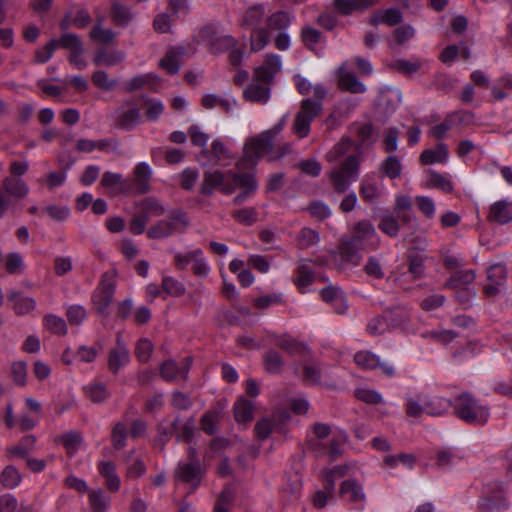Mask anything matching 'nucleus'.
<instances>
[{
	"label": "nucleus",
	"mask_w": 512,
	"mask_h": 512,
	"mask_svg": "<svg viewBox=\"0 0 512 512\" xmlns=\"http://www.w3.org/2000/svg\"><path fill=\"white\" fill-rule=\"evenodd\" d=\"M8 300L13 303L12 308L19 315L28 314L36 307V302L33 298L23 296L14 291L9 294Z\"/></svg>",
	"instance_id": "obj_41"
},
{
	"label": "nucleus",
	"mask_w": 512,
	"mask_h": 512,
	"mask_svg": "<svg viewBox=\"0 0 512 512\" xmlns=\"http://www.w3.org/2000/svg\"><path fill=\"white\" fill-rule=\"evenodd\" d=\"M202 166H228L234 160V155L229 146L222 139H215L210 148H203L197 156Z\"/></svg>",
	"instance_id": "obj_8"
},
{
	"label": "nucleus",
	"mask_w": 512,
	"mask_h": 512,
	"mask_svg": "<svg viewBox=\"0 0 512 512\" xmlns=\"http://www.w3.org/2000/svg\"><path fill=\"white\" fill-rule=\"evenodd\" d=\"M301 38L307 48L315 50L317 45L321 42L322 34L319 30L311 26H306L301 31Z\"/></svg>",
	"instance_id": "obj_61"
},
{
	"label": "nucleus",
	"mask_w": 512,
	"mask_h": 512,
	"mask_svg": "<svg viewBox=\"0 0 512 512\" xmlns=\"http://www.w3.org/2000/svg\"><path fill=\"white\" fill-rule=\"evenodd\" d=\"M403 19L402 13L396 8H388L379 10L371 16L373 25L386 24L388 26H396Z\"/></svg>",
	"instance_id": "obj_36"
},
{
	"label": "nucleus",
	"mask_w": 512,
	"mask_h": 512,
	"mask_svg": "<svg viewBox=\"0 0 512 512\" xmlns=\"http://www.w3.org/2000/svg\"><path fill=\"white\" fill-rule=\"evenodd\" d=\"M93 84L100 90L112 91L117 86V80L110 78L107 72L103 70L95 71L92 74Z\"/></svg>",
	"instance_id": "obj_55"
},
{
	"label": "nucleus",
	"mask_w": 512,
	"mask_h": 512,
	"mask_svg": "<svg viewBox=\"0 0 512 512\" xmlns=\"http://www.w3.org/2000/svg\"><path fill=\"white\" fill-rule=\"evenodd\" d=\"M116 290V277L114 272H105L100 280L99 285L93 292L92 304L102 316H108L109 306L113 301Z\"/></svg>",
	"instance_id": "obj_7"
},
{
	"label": "nucleus",
	"mask_w": 512,
	"mask_h": 512,
	"mask_svg": "<svg viewBox=\"0 0 512 512\" xmlns=\"http://www.w3.org/2000/svg\"><path fill=\"white\" fill-rule=\"evenodd\" d=\"M52 41L56 49L63 48L68 50L69 53L83 47L80 38L74 33H64L60 38L52 39Z\"/></svg>",
	"instance_id": "obj_51"
},
{
	"label": "nucleus",
	"mask_w": 512,
	"mask_h": 512,
	"mask_svg": "<svg viewBox=\"0 0 512 512\" xmlns=\"http://www.w3.org/2000/svg\"><path fill=\"white\" fill-rule=\"evenodd\" d=\"M10 199L23 200L30 193V187L22 178L5 176L2 180V190Z\"/></svg>",
	"instance_id": "obj_20"
},
{
	"label": "nucleus",
	"mask_w": 512,
	"mask_h": 512,
	"mask_svg": "<svg viewBox=\"0 0 512 512\" xmlns=\"http://www.w3.org/2000/svg\"><path fill=\"white\" fill-rule=\"evenodd\" d=\"M448 159V147L442 142L438 143L434 148L425 149L419 157V161L422 165L444 164L447 163Z\"/></svg>",
	"instance_id": "obj_23"
},
{
	"label": "nucleus",
	"mask_w": 512,
	"mask_h": 512,
	"mask_svg": "<svg viewBox=\"0 0 512 512\" xmlns=\"http://www.w3.org/2000/svg\"><path fill=\"white\" fill-rule=\"evenodd\" d=\"M43 324L47 330H49L53 334L58 335H66L67 334V325L63 318L54 315L47 314L43 318Z\"/></svg>",
	"instance_id": "obj_52"
},
{
	"label": "nucleus",
	"mask_w": 512,
	"mask_h": 512,
	"mask_svg": "<svg viewBox=\"0 0 512 512\" xmlns=\"http://www.w3.org/2000/svg\"><path fill=\"white\" fill-rule=\"evenodd\" d=\"M287 122V115H284L273 127L261 132L258 136L246 141L243 150V158L237 162L239 170L251 168L264 155H268L270 161L280 159L283 155L292 151L290 143H283L274 152L276 137L283 131Z\"/></svg>",
	"instance_id": "obj_2"
},
{
	"label": "nucleus",
	"mask_w": 512,
	"mask_h": 512,
	"mask_svg": "<svg viewBox=\"0 0 512 512\" xmlns=\"http://www.w3.org/2000/svg\"><path fill=\"white\" fill-rule=\"evenodd\" d=\"M302 483L298 477L288 480L282 487V496L287 502H292L300 498Z\"/></svg>",
	"instance_id": "obj_53"
},
{
	"label": "nucleus",
	"mask_w": 512,
	"mask_h": 512,
	"mask_svg": "<svg viewBox=\"0 0 512 512\" xmlns=\"http://www.w3.org/2000/svg\"><path fill=\"white\" fill-rule=\"evenodd\" d=\"M235 420L239 424H246L253 419L254 405L245 398H239L233 407Z\"/></svg>",
	"instance_id": "obj_43"
},
{
	"label": "nucleus",
	"mask_w": 512,
	"mask_h": 512,
	"mask_svg": "<svg viewBox=\"0 0 512 512\" xmlns=\"http://www.w3.org/2000/svg\"><path fill=\"white\" fill-rule=\"evenodd\" d=\"M189 225L187 214L183 210L177 209L170 212L166 218L151 225L146 234L150 239H163L175 233H184Z\"/></svg>",
	"instance_id": "obj_5"
},
{
	"label": "nucleus",
	"mask_w": 512,
	"mask_h": 512,
	"mask_svg": "<svg viewBox=\"0 0 512 512\" xmlns=\"http://www.w3.org/2000/svg\"><path fill=\"white\" fill-rule=\"evenodd\" d=\"M355 143L350 138H342L334 147L327 153L326 159L330 163L337 161H345L349 155H357L354 153Z\"/></svg>",
	"instance_id": "obj_26"
},
{
	"label": "nucleus",
	"mask_w": 512,
	"mask_h": 512,
	"mask_svg": "<svg viewBox=\"0 0 512 512\" xmlns=\"http://www.w3.org/2000/svg\"><path fill=\"white\" fill-rule=\"evenodd\" d=\"M263 361L265 369L269 373H279L284 366V360L280 354L274 350H269L264 355Z\"/></svg>",
	"instance_id": "obj_59"
},
{
	"label": "nucleus",
	"mask_w": 512,
	"mask_h": 512,
	"mask_svg": "<svg viewBox=\"0 0 512 512\" xmlns=\"http://www.w3.org/2000/svg\"><path fill=\"white\" fill-rule=\"evenodd\" d=\"M378 227L383 233L390 237H396L399 233L398 220L389 212L381 216Z\"/></svg>",
	"instance_id": "obj_56"
},
{
	"label": "nucleus",
	"mask_w": 512,
	"mask_h": 512,
	"mask_svg": "<svg viewBox=\"0 0 512 512\" xmlns=\"http://www.w3.org/2000/svg\"><path fill=\"white\" fill-rule=\"evenodd\" d=\"M125 56V52L121 50H99L95 53L93 62L97 66L112 67L121 63Z\"/></svg>",
	"instance_id": "obj_40"
},
{
	"label": "nucleus",
	"mask_w": 512,
	"mask_h": 512,
	"mask_svg": "<svg viewBox=\"0 0 512 512\" xmlns=\"http://www.w3.org/2000/svg\"><path fill=\"white\" fill-rule=\"evenodd\" d=\"M402 170L401 160L396 155L387 156L379 165L382 176L392 180L401 177Z\"/></svg>",
	"instance_id": "obj_39"
},
{
	"label": "nucleus",
	"mask_w": 512,
	"mask_h": 512,
	"mask_svg": "<svg viewBox=\"0 0 512 512\" xmlns=\"http://www.w3.org/2000/svg\"><path fill=\"white\" fill-rule=\"evenodd\" d=\"M328 89L325 86L314 88V99L304 98L300 102V108L294 117L292 131L300 138H306L310 134L311 123L323 110V101L327 97Z\"/></svg>",
	"instance_id": "obj_3"
},
{
	"label": "nucleus",
	"mask_w": 512,
	"mask_h": 512,
	"mask_svg": "<svg viewBox=\"0 0 512 512\" xmlns=\"http://www.w3.org/2000/svg\"><path fill=\"white\" fill-rule=\"evenodd\" d=\"M309 447L319 456H327L334 460L341 454V446L337 437L326 440H309Z\"/></svg>",
	"instance_id": "obj_22"
},
{
	"label": "nucleus",
	"mask_w": 512,
	"mask_h": 512,
	"mask_svg": "<svg viewBox=\"0 0 512 512\" xmlns=\"http://www.w3.org/2000/svg\"><path fill=\"white\" fill-rule=\"evenodd\" d=\"M116 125L124 130H132L141 123L143 117L140 105L134 101H126L121 107L114 111Z\"/></svg>",
	"instance_id": "obj_11"
},
{
	"label": "nucleus",
	"mask_w": 512,
	"mask_h": 512,
	"mask_svg": "<svg viewBox=\"0 0 512 512\" xmlns=\"http://www.w3.org/2000/svg\"><path fill=\"white\" fill-rule=\"evenodd\" d=\"M152 169L146 162L138 163L134 168V185L138 194H145L150 190Z\"/></svg>",
	"instance_id": "obj_27"
},
{
	"label": "nucleus",
	"mask_w": 512,
	"mask_h": 512,
	"mask_svg": "<svg viewBox=\"0 0 512 512\" xmlns=\"http://www.w3.org/2000/svg\"><path fill=\"white\" fill-rule=\"evenodd\" d=\"M99 474L105 479V485L111 492H117L120 489L121 481L116 473V467L109 461H101L98 464Z\"/></svg>",
	"instance_id": "obj_33"
},
{
	"label": "nucleus",
	"mask_w": 512,
	"mask_h": 512,
	"mask_svg": "<svg viewBox=\"0 0 512 512\" xmlns=\"http://www.w3.org/2000/svg\"><path fill=\"white\" fill-rule=\"evenodd\" d=\"M471 116L468 112H454L449 114L441 123L433 126L429 131V135L436 139H442L446 136L447 132L451 129L455 119L464 121Z\"/></svg>",
	"instance_id": "obj_31"
},
{
	"label": "nucleus",
	"mask_w": 512,
	"mask_h": 512,
	"mask_svg": "<svg viewBox=\"0 0 512 512\" xmlns=\"http://www.w3.org/2000/svg\"><path fill=\"white\" fill-rule=\"evenodd\" d=\"M191 257L193 258L192 271L194 275L206 278L209 275L211 268L204 257L203 251L201 249H194Z\"/></svg>",
	"instance_id": "obj_47"
},
{
	"label": "nucleus",
	"mask_w": 512,
	"mask_h": 512,
	"mask_svg": "<svg viewBox=\"0 0 512 512\" xmlns=\"http://www.w3.org/2000/svg\"><path fill=\"white\" fill-rule=\"evenodd\" d=\"M130 362V354L125 342L120 336L116 338V344L108 352V370L116 375Z\"/></svg>",
	"instance_id": "obj_16"
},
{
	"label": "nucleus",
	"mask_w": 512,
	"mask_h": 512,
	"mask_svg": "<svg viewBox=\"0 0 512 512\" xmlns=\"http://www.w3.org/2000/svg\"><path fill=\"white\" fill-rule=\"evenodd\" d=\"M110 16L112 22L117 26L126 27L133 21L135 14L131 7L114 2L111 6Z\"/></svg>",
	"instance_id": "obj_34"
},
{
	"label": "nucleus",
	"mask_w": 512,
	"mask_h": 512,
	"mask_svg": "<svg viewBox=\"0 0 512 512\" xmlns=\"http://www.w3.org/2000/svg\"><path fill=\"white\" fill-rule=\"evenodd\" d=\"M268 5L265 3L254 4L249 7L244 15V23L253 28L259 27L264 19L267 20Z\"/></svg>",
	"instance_id": "obj_37"
},
{
	"label": "nucleus",
	"mask_w": 512,
	"mask_h": 512,
	"mask_svg": "<svg viewBox=\"0 0 512 512\" xmlns=\"http://www.w3.org/2000/svg\"><path fill=\"white\" fill-rule=\"evenodd\" d=\"M453 409L459 419L472 425H484L490 417L489 406L468 392H464L455 398Z\"/></svg>",
	"instance_id": "obj_4"
},
{
	"label": "nucleus",
	"mask_w": 512,
	"mask_h": 512,
	"mask_svg": "<svg viewBox=\"0 0 512 512\" xmlns=\"http://www.w3.org/2000/svg\"><path fill=\"white\" fill-rule=\"evenodd\" d=\"M290 24V15L284 11H277L267 17V28L271 30L285 31Z\"/></svg>",
	"instance_id": "obj_50"
},
{
	"label": "nucleus",
	"mask_w": 512,
	"mask_h": 512,
	"mask_svg": "<svg viewBox=\"0 0 512 512\" xmlns=\"http://www.w3.org/2000/svg\"><path fill=\"white\" fill-rule=\"evenodd\" d=\"M354 362L358 367L365 370L380 369L387 377H393L396 374L395 367L387 362L381 361L379 356L371 351L362 350L354 355Z\"/></svg>",
	"instance_id": "obj_13"
},
{
	"label": "nucleus",
	"mask_w": 512,
	"mask_h": 512,
	"mask_svg": "<svg viewBox=\"0 0 512 512\" xmlns=\"http://www.w3.org/2000/svg\"><path fill=\"white\" fill-rule=\"evenodd\" d=\"M337 85L341 91L349 92L352 94H362L365 93L367 88L364 83H362L354 72L348 70L347 62H343L337 69Z\"/></svg>",
	"instance_id": "obj_15"
},
{
	"label": "nucleus",
	"mask_w": 512,
	"mask_h": 512,
	"mask_svg": "<svg viewBox=\"0 0 512 512\" xmlns=\"http://www.w3.org/2000/svg\"><path fill=\"white\" fill-rule=\"evenodd\" d=\"M475 271L472 269L469 270H460L454 273L444 284L446 289H462L467 288L471 285L475 280Z\"/></svg>",
	"instance_id": "obj_35"
},
{
	"label": "nucleus",
	"mask_w": 512,
	"mask_h": 512,
	"mask_svg": "<svg viewBox=\"0 0 512 512\" xmlns=\"http://www.w3.org/2000/svg\"><path fill=\"white\" fill-rule=\"evenodd\" d=\"M186 54L183 46H172L166 51L164 57L160 60L159 66L170 75L179 72L180 63Z\"/></svg>",
	"instance_id": "obj_21"
},
{
	"label": "nucleus",
	"mask_w": 512,
	"mask_h": 512,
	"mask_svg": "<svg viewBox=\"0 0 512 512\" xmlns=\"http://www.w3.org/2000/svg\"><path fill=\"white\" fill-rule=\"evenodd\" d=\"M36 438L33 435L25 436L17 445L7 448V453L12 457L26 458L34 449Z\"/></svg>",
	"instance_id": "obj_44"
},
{
	"label": "nucleus",
	"mask_w": 512,
	"mask_h": 512,
	"mask_svg": "<svg viewBox=\"0 0 512 512\" xmlns=\"http://www.w3.org/2000/svg\"><path fill=\"white\" fill-rule=\"evenodd\" d=\"M188 456V462H179L175 469L174 476L177 482H182L196 488L201 483L203 470L195 449L190 448Z\"/></svg>",
	"instance_id": "obj_9"
},
{
	"label": "nucleus",
	"mask_w": 512,
	"mask_h": 512,
	"mask_svg": "<svg viewBox=\"0 0 512 512\" xmlns=\"http://www.w3.org/2000/svg\"><path fill=\"white\" fill-rule=\"evenodd\" d=\"M352 236L347 237L362 249L376 250L380 244V238L374 225L369 220L357 222L352 229Z\"/></svg>",
	"instance_id": "obj_10"
},
{
	"label": "nucleus",
	"mask_w": 512,
	"mask_h": 512,
	"mask_svg": "<svg viewBox=\"0 0 512 512\" xmlns=\"http://www.w3.org/2000/svg\"><path fill=\"white\" fill-rule=\"evenodd\" d=\"M359 192L366 202L373 203L381 196L382 190L374 175H366L360 183Z\"/></svg>",
	"instance_id": "obj_30"
},
{
	"label": "nucleus",
	"mask_w": 512,
	"mask_h": 512,
	"mask_svg": "<svg viewBox=\"0 0 512 512\" xmlns=\"http://www.w3.org/2000/svg\"><path fill=\"white\" fill-rule=\"evenodd\" d=\"M282 69V59L277 54H268L264 62L254 69V76L264 83H271Z\"/></svg>",
	"instance_id": "obj_17"
},
{
	"label": "nucleus",
	"mask_w": 512,
	"mask_h": 512,
	"mask_svg": "<svg viewBox=\"0 0 512 512\" xmlns=\"http://www.w3.org/2000/svg\"><path fill=\"white\" fill-rule=\"evenodd\" d=\"M177 430V420H164L162 421L158 426V433L159 436L155 440V443L157 446L160 447V449L164 448L166 439L171 436L175 431Z\"/></svg>",
	"instance_id": "obj_60"
},
{
	"label": "nucleus",
	"mask_w": 512,
	"mask_h": 512,
	"mask_svg": "<svg viewBox=\"0 0 512 512\" xmlns=\"http://www.w3.org/2000/svg\"><path fill=\"white\" fill-rule=\"evenodd\" d=\"M22 476L13 465L6 466L0 474V482L5 489H14L19 486Z\"/></svg>",
	"instance_id": "obj_46"
},
{
	"label": "nucleus",
	"mask_w": 512,
	"mask_h": 512,
	"mask_svg": "<svg viewBox=\"0 0 512 512\" xmlns=\"http://www.w3.org/2000/svg\"><path fill=\"white\" fill-rule=\"evenodd\" d=\"M395 312H387L384 315L372 317L366 326L368 333L372 336H378L390 329V326H396L400 323L394 321Z\"/></svg>",
	"instance_id": "obj_25"
},
{
	"label": "nucleus",
	"mask_w": 512,
	"mask_h": 512,
	"mask_svg": "<svg viewBox=\"0 0 512 512\" xmlns=\"http://www.w3.org/2000/svg\"><path fill=\"white\" fill-rule=\"evenodd\" d=\"M257 187V181L252 174L236 173L232 170L223 172L218 169H209L203 174L199 192L204 196H211L218 189L223 194L229 195L237 188H241L243 191L233 199L235 205H241L257 190Z\"/></svg>",
	"instance_id": "obj_1"
},
{
	"label": "nucleus",
	"mask_w": 512,
	"mask_h": 512,
	"mask_svg": "<svg viewBox=\"0 0 512 512\" xmlns=\"http://www.w3.org/2000/svg\"><path fill=\"white\" fill-rule=\"evenodd\" d=\"M360 159L358 155H349L338 167L332 169L328 176L333 189L344 193L359 177Z\"/></svg>",
	"instance_id": "obj_6"
},
{
	"label": "nucleus",
	"mask_w": 512,
	"mask_h": 512,
	"mask_svg": "<svg viewBox=\"0 0 512 512\" xmlns=\"http://www.w3.org/2000/svg\"><path fill=\"white\" fill-rule=\"evenodd\" d=\"M275 429H279L276 425V415L261 418L254 428L255 434L260 440H266Z\"/></svg>",
	"instance_id": "obj_48"
},
{
	"label": "nucleus",
	"mask_w": 512,
	"mask_h": 512,
	"mask_svg": "<svg viewBox=\"0 0 512 512\" xmlns=\"http://www.w3.org/2000/svg\"><path fill=\"white\" fill-rule=\"evenodd\" d=\"M192 364L190 357L184 358L180 363L174 360H167L160 366V376L167 382L186 380Z\"/></svg>",
	"instance_id": "obj_14"
},
{
	"label": "nucleus",
	"mask_w": 512,
	"mask_h": 512,
	"mask_svg": "<svg viewBox=\"0 0 512 512\" xmlns=\"http://www.w3.org/2000/svg\"><path fill=\"white\" fill-rule=\"evenodd\" d=\"M488 219L499 224L512 221V201L502 199L493 203L489 210Z\"/></svg>",
	"instance_id": "obj_24"
},
{
	"label": "nucleus",
	"mask_w": 512,
	"mask_h": 512,
	"mask_svg": "<svg viewBox=\"0 0 512 512\" xmlns=\"http://www.w3.org/2000/svg\"><path fill=\"white\" fill-rule=\"evenodd\" d=\"M293 282L303 293L305 292L304 288L314 282V271L307 260L298 262Z\"/></svg>",
	"instance_id": "obj_32"
},
{
	"label": "nucleus",
	"mask_w": 512,
	"mask_h": 512,
	"mask_svg": "<svg viewBox=\"0 0 512 512\" xmlns=\"http://www.w3.org/2000/svg\"><path fill=\"white\" fill-rule=\"evenodd\" d=\"M91 512H107L111 498L100 488L90 490L88 494Z\"/></svg>",
	"instance_id": "obj_42"
},
{
	"label": "nucleus",
	"mask_w": 512,
	"mask_h": 512,
	"mask_svg": "<svg viewBox=\"0 0 512 512\" xmlns=\"http://www.w3.org/2000/svg\"><path fill=\"white\" fill-rule=\"evenodd\" d=\"M161 286L168 295L174 297H180L186 292L185 285L171 276H164Z\"/></svg>",
	"instance_id": "obj_54"
},
{
	"label": "nucleus",
	"mask_w": 512,
	"mask_h": 512,
	"mask_svg": "<svg viewBox=\"0 0 512 512\" xmlns=\"http://www.w3.org/2000/svg\"><path fill=\"white\" fill-rule=\"evenodd\" d=\"M140 109L145 110V118L147 121L155 122L160 115L164 112V104L159 99L141 96Z\"/></svg>",
	"instance_id": "obj_38"
},
{
	"label": "nucleus",
	"mask_w": 512,
	"mask_h": 512,
	"mask_svg": "<svg viewBox=\"0 0 512 512\" xmlns=\"http://www.w3.org/2000/svg\"><path fill=\"white\" fill-rule=\"evenodd\" d=\"M270 42V35L266 27L253 28L250 36V48L253 52L263 50Z\"/></svg>",
	"instance_id": "obj_45"
},
{
	"label": "nucleus",
	"mask_w": 512,
	"mask_h": 512,
	"mask_svg": "<svg viewBox=\"0 0 512 512\" xmlns=\"http://www.w3.org/2000/svg\"><path fill=\"white\" fill-rule=\"evenodd\" d=\"M340 496L350 503L359 504L361 508L366 502V493L363 485L356 479L343 481L339 489Z\"/></svg>",
	"instance_id": "obj_18"
},
{
	"label": "nucleus",
	"mask_w": 512,
	"mask_h": 512,
	"mask_svg": "<svg viewBox=\"0 0 512 512\" xmlns=\"http://www.w3.org/2000/svg\"><path fill=\"white\" fill-rule=\"evenodd\" d=\"M270 83H264L262 80L255 79L253 75L252 82L244 89L243 97L252 103L266 104L270 100Z\"/></svg>",
	"instance_id": "obj_19"
},
{
	"label": "nucleus",
	"mask_w": 512,
	"mask_h": 512,
	"mask_svg": "<svg viewBox=\"0 0 512 512\" xmlns=\"http://www.w3.org/2000/svg\"><path fill=\"white\" fill-rule=\"evenodd\" d=\"M86 394L95 403H102L109 397L106 386L100 382H94L85 387Z\"/></svg>",
	"instance_id": "obj_57"
},
{
	"label": "nucleus",
	"mask_w": 512,
	"mask_h": 512,
	"mask_svg": "<svg viewBox=\"0 0 512 512\" xmlns=\"http://www.w3.org/2000/svg\"><path fill=\"white\" fill-rule=\"evenodd\" d=\"M234 500V491L231 487H226L219 495L214 507V512H229V506Z\"/></svg>",
	"instance_id": "obj_64"
},
{
	"label": "nucleus",
	"mask_w": 512,
	"mask_h": 512,
	"mask_svg": "<svg viewBox=\"0 0 512 512\" xmlns=\"http://www.w3.org/2000/svg\"><path fill=\"white\" fill-rule=\"evenodd\" d=\"M360 248L352 240L344 237L335 253V264L339 269H344L348 266H357L360 264L362 256L360 254Z\"/></svg>",
	"instance_id": "obj_12"
},
{
	"label": "nucleus",
	"mask_w": 512,
	"mask_h": 512,
	"mask_svg": "<svg viewBox=\"0 0 512 512\" xmlns=\"http://www.w3.org/2000/svg\"><path fill=\"white\" fill-rule=\"evenodd\" d=\"M423 403L429 416H441L453 407L451 400L438 395L424 397Z\"/></svg>",
	"instance_id": "obj_29"
},
{
	"label": "nucleus",
	"mask_w": 512,
	"mask_h": 512,
	"mask_svg": "<svg viewBox=\"0 0 512 512\" xmlns=\"http://www.w3.org/2000/svg\"><path fill=\"white\" fill-rule=\"evenodd\" d=\"M426 181L425 187L430 189H438L444 193H451L454 190V185L451 179L433 169L425 171Z\"/></svg>",
	"instance_id": "obj_28"
},
{
	"label": "nucleus",
	"mask_w": 512,
	"mask_h": 512,
	"mask_svg": "<svg viewBox=\"0 0 512 512\" xmlns=\"http://www.w3.org/2000/svg\"><path fill=\"white\" fill-rule=\"evenodd\" d=\"M320 241L319 233L309 227L302 228L296 236L297 246L300 249H308Z\"/></svg>",
	"instance_id": "obj_49"
},
{
	"label": "nucleus",
	"mask_w": 512,
	"mask_h": 512,
	"mask_svg": "<svg viewBox=\"0 0 512 512\" xmlns=\"http://www.w3.org/2000/svg\"><path fill=\"white\" fill-rule=\"evenodd\" d=\"M154 346L148 338H141L138 340L135 347V355L139 362L147 363L153 353Z\"/></svg>",
	"instance_id": "obj_62"
},
{
	"label": "nucleus",
	"mask_w": 512,
	"mask_h": 512,
	"mask_svg": "<svg viewBox=\"0 0 512 512\" xmlns=\"http://www.w3.org/2000/svg\"><path fill=\"white\" fill-rule=\"evenodd\" d=\"M422 61L420 60H407L398 59L392 64V68L405 75H412L420 70Z\"/></svg>",
	"instance_id": "obj_63"
},
{
	"label": "nucleus",
	"mask_w": 512,
	"mask_h": 512,
	"mask_svg": "<svg viewBox=\"0 0 512 512\" xmlns=\"http://www.w3.org/2000/svg\"><path fill=\"white\" fill-rule=\"evenodd\" d=\"M237 46V40L231 35H222L210 43L212 53L218 54Z\"/></svg>",
	"instance_id": "obj_58"
}]
</instances>
